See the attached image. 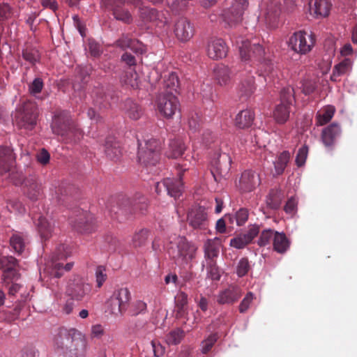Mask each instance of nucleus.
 Segmentation results:
<instances>
[{"mask_svg":"<svg viewBox=\"0 0 357 357\" xmlns=\"http://www.w3.org/2000/svg\"><path fill=\"white\" fill-rule=\"evenodd\" d=\"M157 109L166 119H171L180 112V104L177 97L172 93H162L156 100Z\"/></svg>","mask_w":357,"mask_h":357,"instance_id":"1a4fd4ad","label":"nucleus"},{"mask_svg":"<svg viewBox=\"0 0 357 357\" xmlns=\"http://www.w3.org/2000/svg\"><path fill=\"white\" fill-rule=\"evenodd\" d=\"M52 132L65 143H77L83 137L82 130L65 112L54 115L51 123Z\"/></svg>","mask_w":357,"mask_h":357,"instance_id":"7ed1b4c3","label":"nucleus"},{"mask_svg":"<svg viewBox=\"0 0 357 357\" xmlns=\"http://www.w3.org/2000/svg\"><path fill=\"white\" fill-rule=\"evenodd\" d=\"M280 13V6L277 3L271 2L268 5L264 17L266 24L270 28L275 29L278 26Z\"/></svg>","mask_w":357,"mask_h":357,"instance_id":"393cba45","label":"nucleus"},{"mask_svg":"<svg viewBox=\"0 0 357 357\" xmlns=\"http://www.w3.org/2000/svg\"><path fill=\"white\" fill-rule=\"evenodd\" d=\"M43 86V79L40 77H36L29 84V92L33 96H36L41 92Z\"/></svg>","mask_w":357,"mask_h":357,"instance_id":"bf43d9fd","label":"nucleus"},{"mask_svg":"<svg viewBox=\"0 0 357 357\" xmlns=\"http://www.w3.org/2000/svg\"><path fill=\"white\" fill-rule=\"evenodd\" d=\"M231 160L230 156L227 153L219 154L218 158L211 162L213 168L211 173L215 180H217L214 171L222 176H225L230 169Z\"/></svg>","mask_w":357,"mask_h":357,"instance_id":"aec40b11","label":"nucleus"},{"mask_svg":"<svg viewBox=\"0 0 357 357\" xmlns=\"http://www.w3.org/2000/svg\"><path fill=\"white\" fill-rule=\"evenodd\" d=\"M116 43L120 48L130 49L136 54H142L144 52L143 44L138 40L130 38L128 35H123Z\"/></svg>","mask_w":357,"mask_h":357,"instance_id":"a878e982","label":"nucleus"},{"mask_svg":"<svg viewBox=\"0 0 357 357\" xmlns=\"http://www.w3.org/2000/svg\"><path fill=\"white\" fill-rule=\"evenodd\" d=\"M250 73L245 70L241 73V80L238 86V93L241 98H247L255 90L254 77L249 75Z\"/></svg>","mask_w":357,"mask_h":357,"instance_id":"4be33fe9","label":"nucleus"},{"mask_svg":"<svg viewBox=\"0 0 357 357\" xmlns=\"http://www.w3.org/2000/svg\"><path fill=\"white\" fill-rule=\"evenodd\" d=\"M149 236V231L146 229H142L138 232H136L132 237V244L134 247H141L144 245Z\"/></svg>","mask_w":357,"mask_h":357,"instance_id":"5fc2aeb1","label":"nucleus"},{"mask_svg":"<svg viewBox=\"0 0 357 357\" xmlns=\"http://www.w3.org/2000/svg\"><path fill=\"white\" fill-rule=\"evenodd\" d=\"M290 242L284 233L275 232L273 249L278 253H284L289 248Z\"/></svg>","mask_w":357,"mask_h":357,"instance_id":"ea45409f","label":"nucleus"},{"mask_svg":"<svg viewBox=\"0 0 357 357\" xmlns=\"http://www.w3.org/2000/svg\"><path fill=\"white\" fill-rule=\"evenodd\" d=\"M190 223H202L208 220V213L203 206H195L188 213Z\"/></svg>","mask_w":357,"mask_h":357,"instance_id":"c9c22d12","label":"nucleus"},{"mask_svg":"<svg viewBox=\"0 0 357 357\" xmlns=\"http://www.w3.org/2000/svg\"><path fill=\"white\" fill-rule=\"evenodd\" d=\"M186 146L181 139H174L170 141L169 150L167 152L168 158H178L183 154Z\"/></svg>","mask_w":357,"mask_h":357,"instance_id":"72a5a7b5","label":"nucleus"},{"mask_svg":"<svg viewBox=\"0 0 357 357\" xmlns=\"http://www.w3.org/2000/svg\"><path fill=\"white\" fill-rule=\"evenodd\" d=\"M317 87V83L315 79H305L302 83V91L305 95H310L314 92Z\"/></svg>","mask_w":357,"mask_h":357,"instance_id":"680f3d73","label":"nucleus"},{"mask_svg":"<svg viewBox=\"0 0 357 357\" xmlns=\"http://www.w3.org/2000/svg\"><path fill=\"white\" fill-rule=\"evenodd\" d=\"M294 91L291 86L283 88L280 91V103L291 106L294 101Z\"/></svg>","mask_w":357,"mask_h":357,"instance_id":"3c124183","label":"nucleus"},{"mask_svg":"<svg viewBox=\"0 0 357 357\" xmlns=\"http://www.w3.org/2000/svg\"><path fill=\"white\" fill-rule=\"evenodd\" d=\"M54 347L61 357H86L89 350L87 337L75 328H59L54 339Z\"/></svg>","mask_w":357,"mask_h":357,"instance_id":"f03ea898","label":"nucleus"},{"mask_svg":"<svg viewBox=\"0 0 357 357\" xmlns=\"http://www.w3.org/2000/svg\"><path fill=\"white\" fill-rule=\"evenodd\" d=\"M253 299V294L252 292H248L239 305V312L241 313H245L250 307V305L252 302Z\"/></svg>","mask_w":357,"mask_h":357,"instance_id":"774afa93","label":"nucleus"},{"mask_svg":"<svg viewBox=\"0 0 357 357\" xmlns=\"http://www.w3.org/2000/svg\"><path fill=\"white\" fill-rule=\"evenodd\" d=\"M27 241L28 238L26 234L15 232L10 237V244L15 252L21 254L25 248Z\"/></svg>","mask_w":357,"mask_h":357,"instance_id":"4c0bfd02","label":"nucleus"},{"mask_svg":"<svg viewBox=\"0 0 357 357\" xmlns=\"http://www.w3.org/2000/svg\"><path fill=\"white\" fill-rule=\"evenodd\" d=\"M307 153L308 147L306 145H303L298 149L296 158V163L298 167H301L305 164Z\"/></svg>","mask_w":357,"mask_h":357,"instance_id":"69168bd1","label":"nucleus"},{"mask_svg":"<svg viewBox=\"0 0 357 357\" xmlns=\"http://www.w3.org/2000/svg\"><path fill=\"white\" fill-rule=\"evenodd\" d=\"M197 250V248L185 238L178 236L176 248L172 246L169 252L176 260L187 263L195 258Z\"/></svg>","mask_w":357,"mask_h":357,"instance_id":"9b49d317","label":"nucleus"},{"mask_svg":"<svg viewBox=\"0 0 357 357\" xmlns=\"http://www.w3.org/2000/svg\"><path fill=\"white\" fill-rule=\"evenodd\" d=\"M91 291V285L78 276L69 282L66 289V294L76 301H83L86 296H89Z\"/></svg>","mask_w":357,"mask_h":357,"instance_id":"f8f14e48","label":"nucleus"},{"mask_svg":"<svg viewBox=\"0 0 357 357\" xmlns=\"http://www.w3.org/2000/svg\"><path fill=\"white\" fill-rule=\"evenodd\" d=\"M107 275L106 268L103 266H98L96 269V281L98 288H100L106 281Z\"/></svg>","mask_w":357,"mask_h":357,"instance_id":"052dcab7","label":"nucleus"},{"mask_svg":"<svg viewBox=\"0 0 357 357\" xmlns=\"http://www.w3.org/2000/svg\"><path fill=\"white\" fill-rule=\"evenodd\" d=\"M148 207L147 199L141 195H137L133 200L129 198L122 197L121 199L112 198L107 204V208L110 212H113L118 216L130 217L135 213L137 210L139 213L144 214Z\"/></svg>","mask_w":357,"mask_h":357,"instance_id":"20e7f679","label":"nucleus"},{"mask_svg":"<svg viewBox=\"0 0 357 357\" xmlns=\"http://www.w3.org/2000/svg\"><path fill=\"white\" fill-rule=\"evenodd\" d=\"M228 6L221 13L218 19L215 14L210 15L211 21L224 22L229 26L238 23L242 18L244 10L248 6V0H226Z\"/></svg>","mask_w":357,"mask_h":357,"instance_id":"0eeeda50","label":"nucleus"},{"mask_svg":"<svg viewBox=\"0 0 357 357\" xmlns=\"http://www.w3.org/2000/svg\"><path fill=\"white\" fill-rule=\"evenodd\" d=\"M214 75L218 84L226 86L231 82L233 72L228 66L220 64L215 68Z\"/></svg>","mask_w":357,"mask_h":357,"instance_id":"c85d7f7f","label":"nucleus"},{"mask_svg":"<svg viewBox=\"0 0 357 357\" xmlns=\"http://www.w3.org/2000/svg\"><path fill=\"white\" fill-rule=\"evenodd\" d=\"M218 339L216 333H213L208 335V337L203 340L201 344V351L203 354H208L213 348L215 343Z\"/></svg>","mask_w":357,"mask_h":357,"instance_id":"4d7b16f0","label":"nucleus"},{"mask_svg":"<svg viewBox=\"0 0 357 357\" xmlns=\"http://www.w3.org/2000/svg\"><path fill=\"white\" fill-rule=\"evenodd\" d=\"M218 238L208 239L204 244V257L206 261H215L219 255Z\"/></svg>","mask_w":357,"mask_h":357,"instance_id":"f704fd0d","label":"nucleus"},{"mask_svg":"<svg viewBox=\"0 0 357 357\" xmlns=\"http://www.w3.org/2000/svg\"><path fill=\"white\" fill-rule=\"evenodd\" d=\"M335 112L333 106L328 105L319 111L316 116L317 125L324 126L329 122L333 118Z\"/></svg>","mask_w":357,"mask_h":357,"instance_id":"a19ab883","label":"nucleus"},{"mask_svg":"<svg viewBox=\"0 0 357 357\" xmlns=\"http://www.w3.org/2000/svg\"><path fill=\"white\" fill-rule=\"evenodd\" d=\"M254 113L251 110H242L236 115L235 124L238 128H247L251 126L254 121Z\"/></svg>","mask_w":357,"mask_h":357,"instance_id":"473e14b6","label":"nucleus"},{"mask_svg":"<svg viewBox=\"0 0 357 357\" xmlns=\"http://www.w3.org/2000/svg\"><path fill=\"white\" fill-rule=\"evenodd\" d=\"M291 155L289 151H284L282 152L277 158L276 160L274 162V167L276 175H281L290 159Z\"/></svg>","mask_w":357,"mask_h":357,"instance_id":"79ce46f5","label":"nucleus"},{"mask_svg":"<svg viewBox=\"0 0 357 357\" xmlns=\"http://www.w3.org/2000/svg\"><path fill=\"white\" fill-rule=\"evenodd\" d=\"M243 294L242 289L237 285H229L219 291L217 296V303L220 305H233Z\"/></svg>","mask_w":357,"mask_h":357,"instance_id":"2eb2a0df","label":"nucleus"},{"mask_svg":"<svg viewBox=\"0 0 357 357\" xmlns=\"http://www.w3.org/2000/svg\"><path fill=\"white\" fill-rule=\"evenodd\" d=\"M179 86V80L177 75L175 73H171L164 81V87L166 88L167 91L165 93L176 92Z\"/></svg>","mask_w":357,"mask_h":357,"instance_id":"49530a36","label":"nucleus"},{"mask_svg":"<svg viewBox=\"0 0 357 357\" xmlns=\"http://www.w3.org/2000/svg\"><path fill=\"white\" fill-rule=\"evenodd\" d=\"M259 183V175L250 170H246L242 173L237 186L241 192H249L255 190Z\"/></svg>","mask_w":357,"mask_h":357,"instance_id":"dca6fc26","label":"nucleus"},{"mask_svg":"<svg viewBox=\"0 0 357 357\" xmlns=\"http://www.w3.org/2000/svg\"><path fill=\"white\" fill-rule=\"evenodd\" d=\"M331 7L329 0H310L309 10L314 17H325L328 15Z\"/></svg>","mask_w":357,"mask_h":357,"instance_id":"5701e85b","label":"nucleus"},{"mask_svg":"<svg viewBox=\"0 0 357 357\" xmlns=\"http://www.w3.org/2000/svg\"><path fill=\"white\" fill-rule=\"evenodd\" d=\"M250 263L246 257L241 258L238 263L236 273L239 277L245 275L250 270Z\"/></svg>","mask_w":357,"mask_h":357,"instance_id":"0e129e2a","label":"nucleus"},{"mask_svg":"<svg viewBox=\"0 0 357 357\" xmlns=\"http://www.w3.org/2000/svg\"><path fill=\"white\" fill-rule=\"evenodd\" d=\"M111 296L116 301L121 308L127 311L131 299V294L128 288L122 287L116 289Z\"/></svg>","mask_w":357,"mask_h":357,"instance_id":"2f4dec72","label":"nucleus"},{"mask_svg":"<svg viewBox=\"0 0 357 357\" xmlns=\"http://www.w3.org/2000/svg\"><path fill=\"white\" fill-rule=\"evenodd\" d=\"M240 55L242 61L245 63L244 70L251 72L250 68L252 65L257 66V73L262 76L267 84H275L278 77V70L275 68L272 61L266 59L264 49L259 43H253L249 40H242L239 46Z\"/></svg>","mask_w":357,"mask_h":357,"instance_id":"f257e3e1","label":"nucleus"},{"mask_svg":"<svg viewBox=\"0 0 357 357\" xmlns=\"http://www.w3.org/2000/svg\"><path fill=\"white\" fill-rule=\"evenodd\" d=\"M15 162L13 150L9 146H0V174L10 171Z\"/></svg>","mask_w":357,"mask_h":357,"instance_id":"6ab92c4d","label":"nucleus"},{"mask_svg":"<svg viewBox=\"0 0 357 357\" xmlns=\"http://www.w3.org/2000/svg\"><path fill=\"white\" fill-rule=\"evenodd\" d=\"M140 17L146 22H152L157 26H163L168 22L167 18L162 12L153 8L143 7L140 8Z\"/></svg>","mask_w":357,"mask_h":357,"instance_id":"f3484780","label":"nucleus"},{"mask_svg":"<svg viewBox=\"0 0 357 357\" xmlns=\"http://www.w3.org/2000/svg\"><path fill=\"white\" fill-rule=\"evenodd\" d=\"M184 337V331L177 328L169 331L166 335L165 341L168 344L176 345L181 342Z\"/></svg>","mask_w":357,"mask_h":357,"instance_id":"a18cd8bd","label":"nucleus"},{"mask_svg":"<svg viewBox=\"0 0 357 357\" xmlns=\"http://www.w3.org/2000/svg\"><path fill=\"white\" fill-rule=\"evenodd\" d=\"M351 68V62L349 59H345L342 62L335 65L331 75V79L333 82L340 81L339 77L346 75Z\"/></svg>","mask_w":357,"mask_h":357,"instance_id":"e433bc0d","label":"nucleus"},{"mask_svg":"<svg viewBox=\"0 0 357 357\" xmlns=\"http://www.w3.org/2000/svg\"><path fill=\"white\" fill-rule=\"evenodd\" d=\"M22 55L23 59L31 65H35L40 59L38 50L32 48L24 49Z\"/></svg>","mask_w":357,"mask_h":357,"instance_id":"603ef678","label":"nucleus"},{"mask_svg":"<svg viewBox=\"0 0 357 357\" xmlns=\"http://www.w3.org/2000/svg\"><path fill=\"white\" fill-rule=\"evenodd\" d=\"M207 276L212 280H219L220 273L219 268L216 264V261H206Z\"/></svg>","mask_w":357,"mask_h":357,"instance_id":"6e6d98bb","label":"nucleus"},{"mask_svg":"<svg viewBox=\"0 0 357 357\" xmlns=\"http://www.w3.org/2000/svg\"><path fill=\"white\" fill-rule=\"evenodd\" d=\"M72 248L66 244H61L58 245L53 252L52 259L48 262L44 269V274H47L50 277L59 278L64 272L69 271L73 266V263H67L65 266L61 262L71 255Z\"/></svg>","mask_w":357,"mask_h":357,"instance_id":"423d86ee","label":"nucleus"},{"mask_svg":"<svg viewBox=\"0 0 357 357\" xmlns=\"http://www.w3.org/2000/svg\"><path fill=\"white\" fill-rule=\"evenodd\" d=\"M273 237V231L271 229L264 230L261 232L257 242L260 247L267 245Z\"/></svg>","mask_w":357,"mask_h":357,"instance_id":"338daca9","label":"nucleus"},{"mask_svg":"<svg viewBox=\"0 0 357 357\" xmlns=\"http://www.w3.org/2000/svg\"><path fill=\"white\" fill-rule=\"evenodd\" d=\"M105 153L107 157L112 160H118L121 155V149L119 143L113 137H108L104 144Z\"/></svg>","mask_w":357,"mask_h":357,"instance_id":"cd10ccee","label":"nucleus"},{"mask_svg":"<svg viewBox=\"0 0 357 357\" xmlns=\"http://www.w3.org/2000/svg\"><path fill=\"white\" fill-rule=\"evenodd\" d=\"M174 32L178 40L187 42L194 36L195 28L188 18L181 17L175 22Z\"/></svg>","mask_w":357,"mask_h":357,"instance_id":"4468645a","label":"nucleus"},{"mask_svg":"<svg viewBox=\"0 0 357 357\" xmlns=\"http://www.w3.org/2000/svg\"><path fill=\"white\" fill-rule=\"evenodd\" d=\"M18 261L12 256H0V269L3 271L1 282L7 286L13 280L18 279Z\"/></svg>","mask_w":357,"mask_h":357,"instance_id":"ddd939ff","label":"nucleus"},{"mask_svg":"<svg viewBox=\"0 0 357 357\" xmlns=\"http://www.w3.org/2000/svg\"><path fill=\"white\" fill-rule=\"evenodd\" d=\"M160 159V142L155 139H150L144 144H139V162L146 167L155 166Z\"/></svg>","mask_w":357,"mask_h":357,"instance_id":"6e6552de","label":"nucleus"},{"mask_svg":"<svg viewBox=\"0 0 357 357\" xmlns=\"http://www.w3.org/2000/svg\"><path fill=\"white\" fill-rule=\"evenodd\" d=\"M314 43V36L303 31L295 32L288 41L289 47L301 54H305L310 52Z\"/></svg>","mask_w":357,"mask_h":357,"instance_id":"9d476101","label":"nucleus"},{"mask_svg":"<svg viewBox=\"0 0 357 357\" xmlns=\"http://www.w3.org/2000/svg\"><path fill=\"white\" fill-rule=\"evenodd\" d=\"M107 305L108 310L115 316H122L126 313V311L121 308L120 305L112 296L107 301Z\"/></svg>","mask_w":357,"mask_h":357,"instance_id":"13d9d810","label":"nucleus"},{"mask_svg":"<svg viewBox=\"0 0 357 357\" xmlns=\"http://www.w3.org/2000/svg\"><path fill=\"white\" fill-rule=\"evenodd\" d=\"M125 109L128 116L133 120L139 119L142 115V110L140 106L131 100L126 101Z\"/></svg>","mask_w":357,"mask_h":357,"instance_id":"37998d69","label":"nucleus"},{"mask_svg":"<svg viewBox=\"0 0 357 357\" xmlns=\"http://www.w3.org/2000/svg\"><path fill=\"white\" fill-rule=\"evenodd\" d=\"M188 295L183 291L175 296V312L176 318H183L188 313Z\"/></svg>","mask_w":357,"mask_h":357,"instance_id":"7c9ffc66","label":"nucleus"},{"mask_svg":"<svg viewBox=\"0 0 357 357\" xmlns=\"http://www.w3.org/2000/svg\"><path fill=\"white\" fill-rule=\"evenodd\" d=\"M123 82L125 84L130 86L132 89L139 87V77L136 71L130 70L126 73Z\"/></svg>","mask_w":357,"mask_h":357,"instance_id":"864d4df0","label":"nucleus"},{"mask_svg":"<svg viewBox=\"0 0 357 357\" xmlns=\"http://www.w3.org/2000/svg\"><path fill=\"white\" fill-rule=\"evenodd\" d=\"M202 116L197 113H192L188 119V126L192 133L199 132L202 128Z\"/></svg>","mask_w":357,"mask_h":357,"instance_id":"09e8293b","label":"nucleus"},{"mask_svg":"<svg viewBox=\"0 0 357 357\" xmlns=\"http://www.w3.org/2000/svg\"><path fill=\"white\" fill-rule=\"evenodd\" d=\"M259 228L258 227H253L248 233L240 234L238 236L230 240V245L236 249H243L247 245L250 243L258 235Z\"/></svg>","mask_w":357,"mask_h":357,"instance_id":"b1692460","label":"nucleus"},{"mask_svg":"<svg viewBox=\"0 0 357 357\" xmlns=\"http://www.w3.org/2000/svg\"><path fill=\"white\" fill-rule=\"evenodd\" d=\"M39 109L36 102L26 100L20 102L15 109L13 122L20 130L31 132L37 125Z\"/></svg>","mask_w":357,"mask_h":357,"instance_id":"39448f33","label":"nucleus"},{"mask_svg":"<svg viewBox=\"0 0 357 357\" xmlns=\"http://www.w3.org/2000/svg\"><path fill=\"white\" fill-rule=\"evenodd\" d=\"M341 133V129L338 124L331 123L324 128L321 133V139L326 146H332L335 140Z\"/></svg>","mask_w":357,"mask_h":357,"instance_id":"bb28decb","label":"nucleus"},{"mask_svg":"<svg viewBox=\"0 0 357 357\" xmlns=\"http://www.w3.org/2000/svg\"><path fill=\"white\" fill-rule=\"evenodd\" d=\"M24 193L31 200H36L40 195L41 187L35 178H29L24 181L23 187Z\"/></svg>","mask_w":357,"mask_h":357,"instance_id":"c756f323","label":"nucleus"},{"mask_svg":"<svg viewBox=\"0 0 357 357\" xmlns=\"http://www.w3.org/2000/svg\"><path fill=\"white\" fill-rule=\"evenodd\" d=\"M37 230L43 240H47L53 232L52 225H38Z\"/></svg>","mask_w":357,"mask_h":357,"instance_id":"e2e57ef3","label":"nucleus"},{"mask_svg":"<svg viewBox=\"0 0 357 357\" xmlns=\"http://www.w3.org/2000/svg\"><path fill=\"white\" fill-rule=\"evenodd\" d=\"M111 101L109 100V96L102 93V91H97L96 92V98L93 100L94 104L100 107H107L110 106L112 103L117 100L116 97L109 96Z\"/></svg>","mask_w":357,"mask_h":357,"instance_id":"c03bdc74","label":"nucleus"},{"mask_svg":"<svg viewBox=\"0 0 357 357\" xmlns=\"http://www.w3.org/2000/svg\"><path fill=\"white\" fill-rule=\"evenodd\" d=\"M176 167L178 171L177 174L178 176V178H170V180L172 181L173 184L169 188H166L167 194L169 196L174 197L175 199L179 197L182 195L183 190L182 176L183 175V173L188 169L185 164H178L176 165Z\"/></svg>","mask_w":357,"mask_h":357,"instance_id":"a211bd4d","label":"nucleus"},{"mask_svg":"<svg viewBox=\"0 0 357 357\" xmlns=\"http://www.w3.org/2000/svg\"><path fill=\"white\" fill-rule=\"evenodd\" d=\"M291 106L284 103L278 105L273 111V118L280 124H284L289 118Z\"/></svg>","mask_w":357,"mask_h":357,"instance_id":"58836bf2","label":"nucleus"},{"mask_svg":"<svg viewBox=\"0 0 357 357\" xmlns=\"http://www.w3.org/2000/svg\"><path fill=\"white\" fill-rule=\"evenodd\" d=\"M113 15L115 19L126 24H130L132 21V17L129 10L122 7H115Z\"/></svg>","mask_w":357,"mask_h":357,"instance_id":"de8ad7c7","label":"nucleus"},{"mask_svg":"<svg viewBox=\"0 0 357 357\" xmlns=\"http://www.w3.org/2000/svg\"><path fill=\"white\" fill-rule=\"evenodd\" d=\"M147 312V304L141 300L134 301L130 307L129 314L131 316H137Z\"/></svg>","mask_w":357,"mask_h":357,"instance_id":"8fccbe9b","label":"nucleus"},{"mask_svg":"<svg viewBox=\"0 0 357 357\" xmlns=\"http://www.w3.org/2000/svg\"><path fill=\"white\" fill-rule=\"evenodd\" d=\"M227 53V47L221 38H213L210 40L207 47L208 56L213 59L225 57Z\"/></svg>","mask_w":357,"mask_h":357,"instance_id":"412c9836","label":"nucleus"}]
</instances>
